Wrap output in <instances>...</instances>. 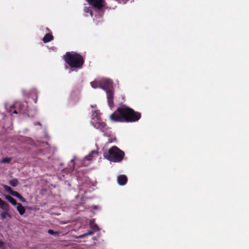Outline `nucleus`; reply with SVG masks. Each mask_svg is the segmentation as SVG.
<instances>
[{"instance_id": "obj_1", "label": "nucleus", "mask_w": 249, "mask_h": 249, "mask_svg": "<svg viewBox=\"0 0 249 249\" xmlns=\"http://www.w3.org/2000/svg\"><path fill=\"white\" fill-rule=\"evenodd\" d=\"M141 117L140 112L126 106L118 107L110 116V119L117 122L132 123L138 121Z\"/></svg>"}, {"instance_id": "obj_2", "label": "nucleus", "mask_w": 249, "mask_h": 249, "mask_svg": "<svg viewBox=\"0 0 249 249\" xmlns=\"http://www.w3.org/2000/svg\"><path fill=\"white\" fill-rule=\"evenodd\" d=\"M63 58L71 69L82 68L85 62L83 56L75 52L66 53Z\"/></svg>"}, {"instance_id": "obj_3", "label": "nucleus", "mask_w": 249, "mask_h": 249, "mask_svg": "<svg viewBox=\"0 0 249 249\" xmlns=\"http://www.w3.org/2000/svg\"><path fill=\"white\" fill-rule=\"evenodd\" d=\"M104 157L108 160L119 162L121 161L124 156V153L116 146L111 147L108 151L104 152Z\"/></svg>"}, {"instance_id": "obj_4", "label": "nucleus", "mask_w": 249, "mask_h": 249, "mask_svg": "<svg viewBox=\"0 0 249 249\" xmlns=\"http://www.w3.org/2000/svg\"><path fill=\"white\" fill-rule=\"evenodd\" d=\"M93 118L96 117L97 118V121L96 122H92L91 123L92 125L94 126L95 128L98 129H100L101 131L105 133L104 135L106 136V131L108 129V127L107 126V125L106 124H105L104 122H100L99 121L100 118L98 116V113L97 111H94V112L92 114Z\"/></svg>"}, {"instance_id": "obj_5", "label": "nucleus", "mask_w": 249, "mask_h": 249, "mask_svg": "<svg viewBox=\"0 0 249 249\" xmlns=\"http://www.w3.org/2000/svg\"><path fill=\"white\" fill-rule=\"evenodd\" d=\"M90 5L97 10H102L105 6V0H87Z\"/></svg>"}, {"instance_id": "obj_6", "label": "nucleus", "mask_w": 249, "mask_h": 249, "mask_svg": "<svg viewBox=\"0 0 249 249\" xmlns=\"http://www.w3.org/2000/svg\"><path fill=\"white\" fill-rule=\"evenodd\" d=\"M101 88L106 91L113 89V84L111 80L108 79H101Z\"/></svg>"}, {"instance_id": "obj_7", "label": "nucleus", "mask_w": 249, "mask_h": 249, "mask_svg": "<svg viewBox=\"0 0 249 249\" xmlns=\"http://www.w3.org/2000/svg\"><path fill=\"white\" fill-rule=\"evenodd\" d=\"M108 100V104L110 107L113 106V89L106 91Z\"/></svg>"}, {"instance_id": "obj_8", "label": "nucleus", "mask_w": 249, "mask_h": 249, "mask_svg": "<svg viewBox=\"0 0 249 249\" xmlns=\"http://www.w3.org/2000/svg\"><path fill=\"white\" fill-rule=\"evenodd\" d=\"M117 181L120 185H124L126 183L127 181V178L125 175H120L118 177Z\"/></svg>"}, {"instance_id": "obj_9", "label": "nucleus", "mask_w": 249, "mask_h": 249, "mask_svg": "<svg viewBox=\"0 0 249 249\" xmlns=\"http://www.w3.org/2000/svg\"><path fill=\"white\" fill-rule=\"evenodd\" d=\"M98 155V152L96 151H92L89 155L86 156L85 159H84V160L85 161L86 160H92L93 159H94L96 157H97Z\"/></svg>"}, {"instance_id": "obj_10", "label": "nucleus", "mask_w": 249, "mask_h": 249, "mask_svg": "<svg viewBox=\"0 0 249 249\" xmlns=\"http://www.w3.org/2000/svg\"><path fill=\"white\" fill-rule=\"evenodd\" d=\"M53 39V36L51 34H46L43 38V41L44 43H47L52 41Z\"/></svg>"}, {"instance_id": "obj_11", "label": "nucleus", "mask_w": 249, "mask_h": 249, "mask_svg": "<svg viewBox=\"0 0 249 249\" xmlns=\"http://www.w3.org/2000/svg\"><path fill=\"white\" fill-rule=\"evenodd\" d=\"M11 195L18 198L22 202H25L26 201V199L18 192L13 191Z\"/></svg>"}, {"instance_id": "obj_12", "label": "nucleus", "mask_w": 249, "mask_h": 249, "mask_svg": "<svg viewBox=\"0 0 249 249\" xmlns=\"http://www.w3.org/2000/svg\"><path fill=\"white\" fill-rule=\"evenodd\" d=\"M5 198L14 206H16L18 204V203H17L16 200L9 195H6L5 196Z\"/></svg>"}, {"instance_id": "obj_13", "label": "nucleus", "mask_w": 249, "mask_h": 249, "mask_svg": "<svg viewBox=\"0 0 249 249\" xmlns=\"http://www.w3.org/2000/svg\"><path fill=\"white\" fill-rule=\"evenodd\" d=\"M17 209L20 215H23L25 212V208L20 203H18Z\"/></svg>"}, {"instance_id": "obj_14", "label": "nucleus", "mask_w": 249, "mask_h": 249, "mask_svg": "<svg viewBox=\"0 0 249 249\" xmlns=\"http://www.w3.org/2000/svg\"><path fill=\"white\" fill-rule=\"evenodd\" d=\"M90 85L93 88H97L100 87L101 88V80L99 81H94L90 83Z\"/></svg>"}, {"instance_id": "obj_15", "label": "nucleus", "mask_w": 249, "mask_h": 249, "mask_svg": "<svg viewBox=\"0 0 249 249\" xmlns=\"http://www.w3.org/2000/svg\"><path fill=\"white\" fill-rule=\"evenodd\" d=\"M9 183L13 187H16L18 184V181L17 178H13L9 181Z\"/></svg>"}, {"instance_id": "obj_16", "label": "nucleus", "mask_w": 249, "mask_h": 249, "mask_svg": "<svg viewBox=\"0 0 249 249\" xmlns=\"http://www.w3.org/2000/svg\"><path fill=\"white\" fill-rule=\"evenodd\" d=\"M0 216L1 219H2V220L6 218V217L7 216L11 217V215L8 213V212H3L1 213Z\"/></svg>"}, {"instance_id": "obj_17", "label": "nucleus", "mask_w": 249, "mask_h": 249, "mask_svg": "<svg viewBox=\"0 0 249 249\" xmlns=\"http://www.w3.org/2000/svg\"><path fill=\"white\" fill-rule=\"evenodd\" d=\"M0 208L2 210L6 211L5 212H7L9 210L10 206L7 203L4 202Z\"/></svg>"}, {"instance_id": "obj_18", "label": "nucleus", "mask_w": 249, "mask_h": 249, "mask_svg": "<svg viewBox=\"0 0 249 249\" xmlns=\"http://www.w3.org/2000/svg\"><path fill=\"white\" fill-rule=\"evenodd\" d=\"M3 187L6 191H7L8 193L11 195L12 192H13V190L10 187L6 185H3Z\"/></svg>"}, {"instance_id": "obj_19", "label": "nucleus", "mask_w": 249, "mask_h": 249, "mask_svg": "<svg viewBox=\"0 0 249 249\" xmlns=\"http://www.w3.org/2000/svg\"><path fill=\"white\" fill-rule=\"evenodd\" d=\"M84 11L85 13H90V15L91 17L93 16V13L91 10V8L90 7H85L84 9Z\"/></svg>"}, {"instance_id": "obj_20", "label": "nucleus", "mask_w": 249, "mask_h": 249, "mask_svg": "<svg viewBox=\"0 0 249 249\" xmlns=\"http://www.w3.org/2000/svg\"><path fill=\"white\" fill-rule=\"evenodd\" d=\"M94 234V231H88V232L86 233H84L83 234H82V235H80L79 236V237L80 238H83L84 237H86L87 236H88V235H92Z\"/></svg>"}, {"instance_id": "obj_21", "label": "nucleus", "mask_w": 249, "mask_h": 249, "mask_svg": "<svg viewBox=\"0 0 249 249\" xmlns=\"http://www.w3.org/2000/svg\"><path fill=\"white\" fill-rule=\"evenodd\" d=\"M94 234V231H88V232L86 233H84L83 234H82V235H80L79 236V237L80 238H83L84 237H86L87 236H88V235H92Z\"/></svg>"}, {"instance_id": "obj_22", "label": "nucleus", "mask_w": 249, "mask_h": 249, "mask_svg": "<svg viewBox=\"0 0 249 249\" xmlns=\"http://www.w3.org/2000/svg\"><path fill=\"white\" fill-rule=\"evenodd\" d=\"M11 160V158H3L2 160L1 161V162L2 163H9Z\"/></svg>"}, {"instance_id": "obj_23", "label": "nucleus", "mask_w": 249, "mask_h": 249, "mask_svg": "<svg viewBox=\"0 0 249 249\" xmlns=\"http://www.w3.org/2000/svg\"><path fill=\"white\" fill-rule=\"evenodd\" d=\"M48 232L51 235H58L59 234V231H54L52 230H49Z\"/></svg>"}, {"instance_id": "obj_24", "label": "nucleus", "mask_w": 249, "mask_h": 249, "mask_svg": "<svg viewBox=\"0 0 249 249\" xmlns=\"http://www.w3.org/2000/svg\"><path fill=\"white\" fill-rule=\"evenodd\" d=\"M4 245L5 243L0 240V249H5L4 247Z\"/></svg>"}, {"instance_id": "obj_25", "label": "nucleus", "mask_w": 249, "mask_h": 249, "mask_svg": "<svg viewBox=\"0 0 249 249\" xmlns=\"http://www.w3.org/2000/svg\"><path fill=\"white\" fill-rule=\"evenodd\" d=\"M92 228L95 231H98L99 230V229L98 227V226L96 225V224H94L92 226Z\"/></svg>"}, {"instance_id": "obj_26", "label": "nucleus", "mask_w": 249, "mask_h": 249, "mask_svg": "<svg viewBox=\"0 0 249 249\" xmlns=\"http://www.w3.org/2000/svg\"><path fill=\"white\" fill-rule=\"evenodd\" d=\"M4 201L2 200L0 198V207L2 205V204L4 203Z\"/></svg>"}, {"instance_id": "obj_27", "label": "nucleus", "mask_w": 249, "mask_h": 249, "mask_svg": "<svg viewBox=\"0 0 249 249\" xmlns=\"http://www.w3.org/2000/svg\"><path fill=\"white\" fill-rule=\"evenodd\" d=\"M14 113H16V114H17L18 112H17V111L16 110H15V111L14 112Z\"/></svg>"}, {"instance_id": "obj_28", "label": "nucleus", "mask_w": 249, "mask_h": 249, "mask_svg": "<svg viewBox=\"0 0 249 249\" xmlns=\"http://www.w3.org/2000/svg\"><path fill=\"white\" fill-rule=\"evenodd\" d=\"M92 220L90 221V224L91 225Z\"/></svg>"}]
</instances>
